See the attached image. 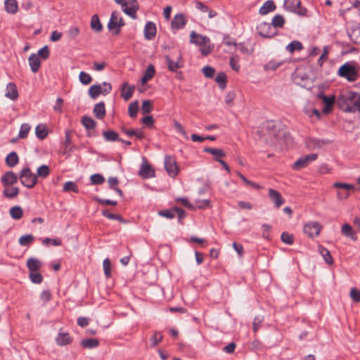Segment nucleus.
I'll return each mask as SVG.
<instances>
[{
	"instance_id": "obj_19",
	"label": "nucleus",
	"mask_w": 360,
	"mask_h": 360,
	"mask_svg": "<svg viewBox=\"0 0 360 360\" xmlns=\"http://www.w3.org/2000/svg\"><path fill=\"white\" fill-rule=\"evenodd\" d=\"M156 25L153 22H147L144 27V37L147 40H152L156 35Z\"/></svg>"
},
{
	"instance_id": "obj_8",
	"label": "nucleus",
	"mask_w": 360,
	"mask_h": 360,
	"mask_svg": "<svg viewBox=\"0 0 360 360\" xmlns=\"http://www.w3.org/2000/svg\"><path fill=\"white\" fill-rule=\"evenodd\" d=\"M321 225L317 221H310L304 226V233L310 238H314L319 235Z\"/></svg>"
},
{
	"instance_id": "obj_49",
	"label": "nucleus",
	"mask_w": 360,
	"mask_h": 360,
	"mask_svg": "<svg viewBox=\"0 0 360 360\" xmlns=\"http://www.w3.org/2000/svg\"><path fill=\"white\" fill-rule=\"evenodd\" d=\"M34 240V237L32 234L24 235L19 239V243L22 246H28Z\"/></svg>"
},
{
	"instance_id": "obj_50",
	"label": "nucleus",
	"mask_w": 360,
	"mask_h": 360,
	"mask_svg": "<svg viewBox=\"0 0 360 360\" xmlns=\"http://www.w3.org/2000/svg\"><path fill=\"white\" fill-rule=\"evenodd\" d=\"M79 82L84 85H88L92 82L91 76L84 71H82L79 73Z\"/></svg>"
},
{
	"instance_id": "obj_40",
	"label": "nucleus",
	"mask_w": 360,
	"mask_h": 360,
	"mask_svg": "<svg viewBox=\"0 0 360 360\" xmlns=\"http://www.w3.org/2000/svg\"><path fill=\"white\" fill-rule=\"evenodd\" d=\"M216 82L219 84L221 89L224 90L226 86L227 77L224 72H220L215 78Z\"/></svg>"
},
{
	"instance_id": "obj_59",
	"label": "nucleus",
	"mask_w": 360,
	"mask_h": 360,
	"mask_svg": "<svg viewBox=\"0 0 360 360\" xmlns=\"http://www.w3.org/2000/svg\"><path fill=\"white\" fill-rule=\"evenodd\" d=\"M62 243L61 240L59 238H46L43 241L42 244L48 245L49 244H51L54 246H58L60 245Z\"/></svg>"
},
{
	"instance_id": "obj_48",
	"label": "nucleus",
	"mask_w": 360,
	"mask_h": 360,
	"mask_svg": "<svg viewBox=\"0 0 360 360\" xmlns=\"http://www.w3.org/2000/svg\"><path fill=\"white\" fill-rule=\"evenodd\" d=\"M29 278L33 283L39 284L43 281L42 275L38 271H32L29 274Z\"/></svg>"
},
{
	"instance_id": "obj_30",
	"label": "nucleus",
	"mask_w": 360,
	"mask_h": 360,
	"mask_svg": "<svg viewBox=\"0 0 360 360\" xmlns=\"http://www.w3.org/2000/svg\"><path fill=\"white\" fill-rule=\"evenodd\" d=\"M35 134L38 139L44 140L48 136V130L46 124H38L35 128Z\"/></svg>"
},
{
	"instance_id": "obj_36",
	"label": "nucleus",
	"mask_w": 360,
	"mask_h": 360,
	"mask_svg": "<svg viewBox=\"0 0 360 360\" xmlns=\"http://www.w3.org/2000/svg\"><path fill=\"white\" fill-rule=\"evenodd\" d=\"M18 194L19 188L18 187H6V188L3 191V195L9 199L15 198Z\"/></svg>"
},
{
	"instance_id": "obj_23",
	"label": "nucleus",
	"mask_w": 360,
	"mask_h": 360,
	"mask_svg": "<svg viewBox=\"0 0 360 360\" xmlns=\"http://www.w3.org/2000/svg\"><path fill=\"white\" fill-rule=\"evenodd\" d=\"M28 61L32 71L34 73L37 72L41 66V61L38 56L35 53H32L28 58Z\"/></svg>"
},
{
	"instance_id": "obj_26",
	"label": "nucleus",
	"mask_w": 360,
	"mask_h": 360,
	"mask_svg": "<svg viewBox=\"0 0 360 360\" xmlns=\"http://www.w3.org/2000/svg\"><path fill=\"white\" fill-rule=\"evenodd\" d=\"M118 15H119V13L117 11H112L111 13V15H110V20L108 23V30L110 31H112L114 34H115V30L118 27V22H117Z\"/></svg>"
},
{
	"instance_id": "obj_17",
	"label": "nucleus",
	"mask_w": 360,
	"mask_h": 360,
	"mask_svg": "<svg viewBox=\"0 0 360 360\" xmlns=\"http://www.w3.org/2000/svg\"><path fill=\"white\" fill-rule=\"evenodd\" d=\"M139 175L143 179L151 178L155 176V170L146 162H143L139 172Z\"/></svg>"
},
{
	"instance_id": "obj_47",
	"label": "nucleus",
	"mask_w": 360,
	"mask_h": 360,
	"mask_svg": "<svg viewBox=\"0 0 360 360\" xmlns=\"http://www.w3.org/2000/svg\"><path fill=\"white\" fill-rule=\"evenodd\" d=\"M122 10L125 14L130 16L132 19L137 18L136 9L127 6V4H125V6H122Z\"/></svg>"
},
{
	"instance_id": "obj_2",
	"label": "nucleus",
	"mask_w": 360,
	"mask_h": 360,
	"mask_svg": "<svg viewBox=\"0 0 360 360\" xmlns=\"http://www.w3.org/2000/svg\"><path fill=\"white\" fill-rule=\"evenodd\" d=\"M190 42L200 46V51L202 56H206L210 54L213 46L210 44V39L206 36L197 34L195 31H192L190 34Z\"/></svg>"
},
{
	"instance_id": "obj_3",
	"label": "nucleus",
	"mask_w": 360,
	"mask_h": 360,
	"mask_svg": "<svg viewBox=\"0 0 360 360\" xmlns=\"http://www.w3.org/2000/svg\"><path fill=\"white\" fill-rule=\"evenodd\" d=\"M338 75L341 77L345 78L349 82H354L358 77L356 69L349 63H346L340 67Z\"/></svg>"
},
{
	"instance_id": "obj_41",
	"label": "nucleus",
	"mask_w": 360,
	"mask_h": 360,
	"mask_svg": "<svg viewBox=\"0 0 360 360\" xmlns=\"http://www.w3.org/2000/svg\"><path fill=\"white\" fill-rule=\"evenodd\" d=\"M11 217L16 220L22 218L23 210L20 206H14L10 209Z\"/></svg>"
},
{
	"instance_id": "obj_14",
	"label": "nucleus",
	"mask_w": 360,
	"mask_h": 360,
	"mask_svg": "<svg viewBox=\"0 0 360 360\" xmlns=\"http://www.w3.org/2000/svg\"><path fill=\"white\" fill-rule=\"evenodd\" d=\"M186 22L187 20L185 18L184 15L182 13L176 14L171 22L172 29H182L185 27Z\"/></svg>"
},
{
	"instance_id": "obj_32",
	"label": "nucleus",
	"mask_w": 360,
	"mask_h": 360,
	"mask_svg": "<svg viewBox=\"0 0 360 360\" xmlns=\"http://www.w3.org/2000/svg\"><path fill=\"white\" fill-rule=\"evenodd\" d=\"M103 136L106 141H118L120 140L118 134L112 129L103 131Z\"/></svg>"
},
{
	"instance_id": "obj_4",
	"label": "nucleus",
	"mask_w": 360,
	"mask_h": 360,
	"mask_svg": "<svg viewBox=\"0 0 360 360\" xmlns=\"http://www.w3.org/2000/svg\"><path fill=\"white\" fill-rule=\"evenodd\" d=\"M21 184L28 188H33L37 183L36 174H33L29 167L23 168L19 176Z\"/></svg>"
},
{
	"instance_id": "obj_63",
	"label": "nucleus",
	"mask_w": 360,
	"mask_h": 360,
	"mask_svg": "<svg viewBox=\"0 0 360 360\" xmlns=\"http://www.w3.org/2000/svg\"><path fill=\"white\" fill-rule=\"evenodd\" d=\"M159 214L167 219H173L175 217V211L174 208L172 210H161L159 212Z\"/></svg>"
},
{
	"instance_id": "obj_55",
	"label": "nucleus",
	"mask_w": 360,
	"mask_h": 360,
	"mask_svg": "<svg viewBox=\"0 0 360 360\" xmlns=\"http://www.w3.org/2000/svg\"><path fill=\"white\" fill-rule=\"evenodd\" d=\"M153 109L152 103L149 100H145L142 103L141 105V112L142 114H148Z\"/></svg>"
},
{
	"instance_id": "obj_52",
	"label": "nucleus",
	"mask_w": 360,
	"mask_h": 360,
	"mask_svg": "<svg viewBox=\"0 0 360 360\" xmlns=\"http://www.w3.org/2000/svg\"><path fill=\"white\" fill-rule=\"evenodd\" d=\"M31 127L29 124L25 123L22 124L20 127V129L18 134V137L20 139H25L27 136V134L30 130Z\"/></svg>"
},
{
	"instance_id": "obj_37",
	"label": "nucleus",
	"mask_w": 360,
	"mask_h": 360,
	"mask_svg": "<svg viewBox=\"0 0 360 360\" xmlns=\"http://www.w3.org/2000/svg\"><path fill=\"white\" fill-rule=\"evenodd\" d=\"M81 345L84 348L92 349L99 345V341L94 338L84 339L82 340Z\"/></svg>"
},
{
	"instance_id": "obj_24",
	"label": "nucleus",
	"mask_w": 360,
	"mask_h": 360,
	"mask_svg": "<svg viewBox=\"0 0 360 360\" xmlns=\"http://www.w3.org/2000/svg\"><path fill=\"white\" fill-rule=\"evenodd\" d=\"M93 112L98 120H102L105 116V107L104 102H100L94 105Z\"/></svg>"
},
{
	"instance_id": "obj_54",
	"label": "nucleus",
	"mask_w": 360,
	"mask_h": 360,
	"mask_svg": "<svg viewBox=\"0 0 360 360\" xmlns=\"http://www.w3.org/2000/svg\"><path fill=\"white\" fill-rule=\"evenodd\" d=\"M281 239L282 242L288 245H292L294 243L293 236L288 232H283L281 236Z\"/></svg>"
},
{
	"instance_id": "obj_38",
	"label": "nucleus",
	"mask_w": 360,
	"mask_h": 360,
	"mask_svg": "<svg viewBox=\"0 0 360 360\" xmlns=\"http://www.w3.org/2000/svg\"><path fill=\"white\" fill-rule=\"evenodd\" d=\"M91 27L96 32H100L103 30V25L100 22L98 16L96 14L91 17Z\"/></svg>"
},
{
	"instance_id": "obj_9",
	"label": "nucleus",
	"mask_w": 360,
	"mask_h": 360,
	"mask_svg": "<svg viewBox=\"0 0 360 360\" xmlns=\"http://www.w3.org/2000/svg\"><path fill=\"white\" fill-rule=\"evenodd\" d=\"M165 60L168 66V69L171 72H176L178 69L183 67V60L180 51L176 52V60H173L169 56H165Z\"/></svg>"
},
{
	"instance_id": "obj_56",
	"label": "nucleus",
	"mask_w": 360,
	"mask_h": 360,
	"mask_svg": "<svg viewBox=\"0 0 360 360\" xmlns=\"http://www.w3.org/2000/svg\"><path fill=\"white\" fill-rule=\"evenodd\" d=\"M49 55L50 53L48 46H44L38 51L37 56H38L39 58L41 57L43 60H46L49 58Z\"/></svg>"
},
{
	"instance_id": "obj_16",
	"label": "nucleus",
	"mask_w": 360,
	"mask_h": 360,
	"mask_svg": "<svg viewBox=\"0 0 360 360\" xmlns=\"http://www.w3.org/2000/svg\"><path fill=\"white\" fill-rule=\"evenodd\" d=\"M257 30L259 34L266 38H271L275 34V32L271 31V24L268 22L260 23L257 26Z\"/></svg>"
},
{
	"instance_id": "obj_15",
	"label": "nucleus",
	"mask_w": 360,
	"mask_h": 360,
	"mask_svg": "<svg viewBox=\"0 0 360 360\" xmlns=\"http://www.w3.org/2000/svg\"><path fill=\"white\" fill-rule=\"evenodd\" d=\"M269 197L277 208H279L285 202L281 194L275 189H269Z\"/></svg>"
},
{
	"instance_id": "obj_1",
	"label": "nucleus",
	"mask_w": 360,
	"mask_h": 360,
	"mask_svg": "<svg viewBox=\"0 0 360 360\" xmlns=\"http://www.w3.org/2000/svg\"><path fill=\"white\" fill-rule=\"evenodd\" d=\"M339 109L344 112L360 111V93L349 91L340 94L336 101Z\"/></svg>"
},
{
	"instance_id": "obj_5",
	"label": "nucleus",
	"mask_w": 360,
	"mask_h": 360,
	"mask_svg": "<svg viewBox=\"0 0 360 360\" xmlns=\"http://www.w3.org/2000/svg\"><path fill=\"white\" fill-rule=\"evenodd\" d=\"M104 87L102 88L101 84H94L89 89L88 93L89 96L96 99L100 94L107 95L112 90V85L110 83L103 82Z\"/></svg>"
},
{
	"instance_id": "obj_51",
	"label": "nucleus",
	"mask_w": 360,
	"mask_h": 360,
	"mask_svg": "<svg viewBox=\"0 0 360 360\" xmlns=\"http://www.w3.org/2000/svg\"><path fill=\"white\" fill-rule=\"evenodd\" d=\"M50 173V169L48 166L43 165L40 166L37 171V177L46 178Z\"/></svg>"
},
{
	"instance_id": "obj_57",
	"label": "nucleus",
	"mask_w": 360,
	"mask_h": 360,
	"mask_svg": "<svg viewBox=\"0 0 360 360\" xmlns=\"http://www.w3.org/2000/svg\"><path fill=\"white\" fill-rule=\"evenodd\" d=\"M283 64V62H277L276 60H271L264 65V69L266 70H276L279 66Z\"/></svg>"
},
{
	"instance_id": "obj_53",
	"label": "nucleus",
	"mask_w": 360,
	"mask_h": 360,
	"mask_svg": "<svg viewBox=\"0 0 360 360\" xmlns=\"http://www.w3.org/2000/svg\"><path fill=\"white\" fill-rule=\"evenodd\" d=\"M90 179L91 184L94 185H101L105 181V178L101 174H94L91 175Z\"/></svg>"
},
{
	"instance_id": "obj_11",
	"label": "nucleus",
	"mask_w": 360,
	"mask_h": 360,
	"mask_svg": "<svg viewBox=\"0 0 360 360\" xmlns=\"http://www.w3.org/2000/svg\"><path fill=\"white\" fill-rule=\"evenodd\" d=\"M19 176L13 172H6L1 178V182L4 187L14 185L18 182Z\"/></svg>"
},
{
	"instance_id": "obj_58",
	"label": "nucleus",
	"mask_w": 360,
	"mask_h": 360,
	"mask_svg": "<svg viewBox=\"0 0 360 360\" xmlns=\"http://www.w3.org/2000/svg\"><path fill=\"white\" fill-rule=\"evenodd\" d=\"M103 266L105 275L106 277H110L111 276V262L108 258L104 259Z\"/></svg>"
},
{
	"instance_id": "obj_6",
	"label": "nucleus",
	"mask_w": 360,
	"mask_h": 360,
	"mask_svg": "<svg viewBox=\"0 0 360 360\" xmlns=\"http://www.w3.org/2000/svg\"><path fill=\"white\" fill-rule=\"evenodd\" d=\"M284 6L286 10L301 16L305 15L307 11L305 8L301 7L300 0H284Z\"/></svg>"
},
{
	"instance_id": "obj_22",
	"label": "nucleus",
	"mask_w": 360,
	"mask_h": 360,
	"mask_svg": "<svg viewBox=\"0 0 360 360\" xmlns=\"http://www.w3.org/2000/svg\"><path fill=\"white\" fill-rule=\"evenodd\" d=\"M134 89V86H129L128 83L124 82L121 88L122 98L126 101H129L133 95Z\"/></svg>"
},
{
	"instance_id": "obj_31",
	"label": "nucleus",
	"mask_w": 360,
	"mask_h": 360,
	"mask_svg": "<svg viewBox=\"0 0 360 360\" xmlns=\"http://www.w3.org/2000/svg\"><path fill=\"white\" fill-rule=\"evenodd\" d=\"M6 11L11 14H15L18 12V4L16 0H6L5 1Z\"/></svg>"
},
{
	"instance_id": "obj_42",
	"label": "nucleus",
	"mask_w": 360,
	"mask_h": 360,
	"mask_svg": "<svg viewBox=\"0 0 360 360\" xmlns=\"http://www.w3.org/2000/svg\"><path fill=\"white\" fill-rule=\"evenodd\" d=\"M102 214L109 219L117 220L121 223L125 222L124 219L121 215L110 213L108 210H103L102 211Z\"/></svg>"
},
{
	"instance_id": "obj_27",
	"label": "nucleus",
	"mask_w": 360,
	"mask_h": 360,
	"mask_svg": "<svg viewBox=\"0 0 360 360\" xmlns=\"http://www.w3.org/2000/svg\"><path fill=\"white\" fill-rule=\"evenodd\" d=\"M155 74V69L153 65H149L141 77V82L143 84L150 80Z\"/></svg>"
},
{
	"instance_id": "obj_13",
	"label": "nucleus",
	"mask_w": 360,
	"mask_h": 360,
	"mask_svg": "<svg viewBox=\"0 0 360 360\" xmlns=\"http://www.w3.org/2000/svg\"><path fill=\"white\" fill-rule=\"evenodd\" d=\"M318 97L321 98L323 103L325 104V106L323 109V112L326 114L331 112L332 110V108H333V105L335 104V96H325L324 94H320L318 95Z\"/></svg>"
},
{
	"instance_id": "obj_43",
	"label": "nucleus",
	"mask_w": 360,
	"mask_h": 360,
	"mask_svg": "<svg viewBox=\"0 0 360 360\" xmlns=\"http://www.w3.org/2000/svg\"><path fill=\"white\" fill-rule=\"evenodd\" d=\"M285 18L283 15L278 14L272 19V25L275 28H281L285 24Z\"/></svg>"
},
{
	"instance_id": "obj_33",
	"label": "nucleus",
	"mask_w": 360,
	"mask_h": 360,
	"mask_svg": "<svg viewBox=\"0 0 360 360\" xmlns=\"http://www.w3.org/2000/svg\"><path fill=\"white\" fill-rule=\"evenodd\" d=\"M19 162L18 154L15 151L11 152L6 158V163L10 167H15Z\"/></svg>"
},
{
	"instance_id": "obj_28",
	"label": "nucleus",
	"mask_w": 360,
	"mask_h": 360,
	"mask_svg": "<svg viewBox=\"0 0 360 360\" xmlns=\"http://www.w3.org/2000/svg\"><path fill=\"white\" fill-rule=\"evenodd\" d=\"M72 339L68 333H59L56 338V342L59 345H67L72 342Z\"/></svg>"
},
{
	"instance_id": "obj_12",
	"label": "nucleus",
	"mask_w": 360,
	"mask_h": 360,
	"mask_svg": "<svg viewBox=\"0 0 360 360\" xmlns=\"http://www.w3.org/2000/svg\"><path fill=\"white\" fill-rule=\"evenodd\" d=\"M71 131L66 130L65 132V139L63 143V154L67 155L68 156H70L71 153L76 149L75 146H70L72 143V140L70 137Z\"/></svg>"
},
{
	"instance_id": "obj_18",
	"label": "nucleus",
	"mask_w": 360,
	"mask_h": 360,
	"mask_svg": "<svg viewBox=\"0 0 360 360\" xmlns=\"http://www.w3.org/2000/svg\"><path fill=\"white\" fill-rule=\"evenodd\" d=\"M332 143L329 139H309L307 146L310 148H321Z\"/></svg>"
},
{
	"instance_id": "obj_34",
	"label": "nucleus",
	"mask_w": 360,
	"mask_h": 360,
	"mask_svg": "<svg viewBox=\"0 0 360 360\" xmlns=\"http://www.w3.org/2000/svg\"><path fill=\"white\" fill-rule=\"evenodd\" d=\"M203 151L205 153H208L212 154L214 156V160L216 161V158H219L224 157L226 155L225 153L223 150L220 148H205Z\"/></svg>"
},
{
	"instance_id": "obj_7",
	"label": "nucleus",
	"mask_w": 360,
	"mask_h": 360,
	"mask_svg": "<svg viewBox=\"0 0 360 360\" xmlns=\"http://www.w3.org/2000/svg\"><path fill=\"white\" fill-rule=\"evenodd\" d=\"M165 168L169 176L172 177L176 176L179 173V167L174 158L172 156L166 155L165 157Z\"/></svg>"
},
{
	"instance_id": "obj_25",
	"label": "nucleus",
	"mask_w": 360,
	"mask_h": 360,
	"mask_svg": "<svg viewBox=\"0 0 360 360\" xmlns=\"http://www.w3.org/2000/svg\"><path fill=\"white\" fill-rule=\"evenodd\" d=\"M27 266L30 272L38 271L41 268L42 264L38 259L31 257L27 261Z\"/></svg>"
},
{
	"instance_id": "obj_29",
	"label": "nucleus",
	"mask_w": 360,
	"mask_h": 360,
	"mask_svg": "<svg viewBox=\"0 0 360 360\" xmlns=\"http://www.w3.org/2000/svg\"><path fill=\"white\" fill-rule=\"evenodd\" d=\"M276 6L274 1L268 0L266 2H264L263 6L259 8V12L261 15H266L271 11H274L276 9Z\"/></svg>"
},
{
	"instance_id": "obj_10",
	"label": "nucleus",
	"mask_w": 360,
	"mask_h": 360,
	"mask_svg": "<svg viewBox=\"0 0 360 360\" xmlns=\"http://www.w3.org/2000/svg\"><path fill=\"white\" fill-rule=\"evenodd\" d=\"M317 154L312 153L299 158L292 165L294 169H300L307 167L309 162L316 160Z\"/></svg>"
},
{
	"instance_id": "obj_39",
	"label": "nucleus",
	"mask_w": 360,
	"mask_h": 360,
	"mask_svg": "<svg viewBox=\"0 0 360 360\" xmlns=\"http://www.w3.org/2000/svg\"><path fill=\"white\" fill-rule=\"evenodd\" d=\"M319 251L320 254L322 255V257L324 259V261L328 264H333V257L329 252V250L324 247L319 245Z\"/></svg>"
},
{
	"instance_id": "obj_35",
	"label": "nucleus",
	"mask_w": 360,
	"mask_h": 360,
	"mask_svg": "<svg viewBox=\"0 0 360 360\" xmlns=\"http://www.w3.org/2000/svg\"><path fill=\"white\" fill-rule=\"evenodd\" d=\"M81 122L86 130L94 129L96 126V121L87 115L83 116Z\"/></svg>"
},
{
	"instance_id": "obj_44",
	"label": "nucleus",
	"mask_w": 360,
	"mask_h": 360,
	"mask_svg": "<svg viewBox=\"0 0 360 360\" xmlns=\"http://www.w3.org/2000/svg\"><path fill=\"white\" fill-rule=\"evenodd\" d=\"M302 49L303 46L299 41H292L286 46V50L291 53L295 51H300Z\"/></svg>"
},
{
	"instance_id": "obj_21",
	"label": "nucleus",
	"mask_w": 360,
	"mask_h": 360,
	"mask_svg": "<svg viewBox=\"0 0 360 360\" xmlns=\"http://www.w3.org/2000/svg\"><path fill=\"white\" fill-rule=\"evenodd\" d=\"M5 96L13 101L18 98V92L15 84L10 82L7 84Z\"/></svg>"
},
{
	"instance_id": "obj_46",
	"label": "nucleus",
	"mask_w": 360,
	"mask_h": 360,
	"mask_svg": "<svg viewBox=\"0 0 360 360\" xmlns=\"http://www.w3.org/2000/svg\"><path fill=\"white\" fill-rule=\"evenodd\" d=\"M63 191V192L72 191L76 193H79L77 185L75 182L70 181L65 183Z\"/></svg>"
},
{
	"instance_id": "obj_62",
	"label": "nucleus",
	"mask_w": 360,
	"mask_h": 360,
	"mask_svg": "<svg viewBox=\"0 0 360 360\" xmlns=\"http://www.w3.org/2000/svg\"><path fill=\"white\" fill-rule=\"evenodd\" d=\"M163 336L158 332L155 333V334L151 337L152 345L151 347L157 346L162 340Z\"/></svg>"
},
{
	"instance_id": "obj_61",
	"label": "nucleus",
	"mask_w": 360,
	"mask_h": 360,
	"mask_svg": "<svg viewBox=\"0 0 360 360\" xmlns=\"http://www.w3.org/2000/svg\"><path fill=\"white\" fill-rule=\"evenodd\" d=\"M202 72L207 78H212L215 73V69L210 66H205L202 68Z\"/></svg>"
},
{
	"instance_id": "obj_45",
	"label": "nucleus",
	"mask_w": 360,
	"mask_h": 360,
	"mask_svg": "<svg viewBox=\"0 0 360 360\" xmlns=\"http://www.w3.org/2000/svg\"><path fill=\"white\" fill-rule=\"evenodd\" d=\"M138 110H139V101H134L131 102L129 104V108H128L129 115L132 118L136 117V115H137Z\"/></svg>"
},
{
	"instance_id": "obj_64",
	"label": "nucleus",
	"mask_w": 360,
	"mask_h": 360,
	"mask_svg": "<svg viewBox=\"0 0 360 360\" xmlns=\"http://www.w3.org/2000/svg\"><path fill=\"white\" fill-rule=\"evenodd\" d=\"M141 122L143 124H144L146 127L151 128L153 127L154 119L153 118V117L151 115H148V116L143 117L141 120Z\"/></svg>"
},
{
	"instance_id": "obj_20",
	"label": "nucleus",
	"mask_w": 360,
	"mask_h": 360,
	"mask_svg": "<svg viewBox=\"0 0 360 360\" xmlns=\"http://www.w3.org/2000/svg\"><path fill=\"white\" fill-rule=\"evenodd\" d=\"M341 233L347 237L350 238L353 241H356L357 240V233L354 230L353 227L349 224H344L341 227Z\"/></svg>"
},
{
	"instance_id": "obj_60",
	"label": "nucleus",
	"mask_w": 360,
	"mask_h": 360,
	"mask_svg": "<svg viewBox=\"0 0 360 360\" xmlns=\"http://www.w3.org/2000/svg\"><path fill=\"white\" fill-rule=\"evenodd\" d=\"M349 295L354 302H360V290L353 288L351 289Z\"/></svg>"
}]
</instances>
